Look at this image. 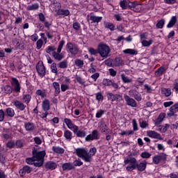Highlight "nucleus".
I'll list each match as a JSON object with an SVG mask.
<instances>
[{"instance_id":"obj_22","label":"nucleus","mask_w":178,"mask_h":178,"mask_svg":"<svg viewBox=\"0 0 178 178\" xmlns=\"http://www.w3.org/2000/svg\"><path fill=\"white\" fill-rule=\"evenodd\" d=\"M165 117H166V113H160L154 122L155 126H159V124H161V123L163 122V120L165 119Z\"/></svg>"},{"instance_id":"obj_28","label":"nucleus","mask_w":178,"mask_h":178,"mask_svg":"<svg viewBox=\"0 0 178 178\" xmlns=\"http://www.w3.org/2000/svg\"><path fill=\"white\" fill-rule=\"evenodd\" d=\"M119 5L123 10H126L129 8V0H121Z\"/></svg>"},{"instance_id":"obj_64","label":"nucleus","mask_w":178,"mask_h":178,"mask_svg":"<svg viewBox=\"0 0 178 178\" xmlns=\"http://www.w3.org/2000/svg\"><path fill=\"white\" fill-rule=\"evenodd\" d=\"M36 95H39L41 98H44V97H46L45 92H42L41 90H36Z\"/></svg>"},{"instance_id":"obj_20","label":"nucleus","mask_w":178,"mask_h":178,"mask_svg":"<svg viewBox=\"0 0 178 178\" xmlns=\"http://www.w3.org/2000/svg\"><path fill=\"white\" fill-rule=\"evenodd\" d=\"M24 127L26 131H33V130H35V124L31 122H25Z\"/></svg>"},{"instance_id":"obj_37","label":"nucleus","mask_w":178,"mask_h":178,"mask_svg":"<svg viewBox=\"0 0 178 178\" xmlns=\"http://www.w3.org/2000/svg\"><path fill=\"white\" fill-rule=\"evenodd\" d=\"M68 65L69 62H67V60H63L58 63V67H60V69H67Z\"/></svg>"},{"instance_id":"obj_62","label":"nucleus","mask_w":178,"mask_h":178,"mask_svg":"<svg viewBox=\"0 0 178 178\" xmlns=\"http://www.w3.org/2000/svg\"><path fill=\"white\" fill-rule=\"evenodd\" d=\"M15 145H16V143H15V141L13 140H10L6 143V147L10 149L13 148Z\"/></svg>"},{"instance_id":"obj_31","label":"nucleus","mask_w":178,"mask_h":178,"mask_svg":"<svg viewBox=\"0 0 178 178\" xmlns=\"http://www.w3.org/2000/svg\"><path fill=\"white\" fill-rule=\"evenodd\" d=\"M177 22V18L176 16L172 17L171 19L170 20L169 23L167 25L168 29H171V27H173L175 24Z\"/></svg>"},{"instance_id":"obj_32","label":"nucleus","mask_w":178,"mask_h":178,"mask_svg":"<svg viewBox=\"0 0 178 178\" xmlns=\"http://www.w3.org/2000/svg\"><path fill=\"white\" fill-rule=\"evenodd\" d=\"M161 94L165 97H170L172 95V90L170 88H161Z\"/></svg>"},{"instance_id":"obj_38","label":"nucleus","mask_w":178,"mask_h":178,"mask_svg":"<svg viewBox=\"0 0 178 178\" xmlns=\"http://www.w3.org/2000/svg\"><path fill=\"white\" fill-rule=\"evenodd\" d=\"M166 69L164 68V67H159L156 72H155V76H157V77H161L163 74V72H165Z\"/></svg>"},{"instance_id":"obj_16","label":"nucleus","mask_w":178,"mask_h":178,"mask_svg":"<svg viewBox=\"0 0 178 178\" xmlns=\"http://www.w3.org/2000/svg\"><path fill=\"white\" fill-rule=\"evenodd\" d=\"M64 122L67 126V127H68V129H70V130H77V125H75L74 124H73V122L72 121V120L69 119V118H65L64 119Z\"/></svg>"},{"instance_id":"obj_15","label":"nucleus","mask_w":178,"mask_h":178,"mask_svg":"<svg viewBox=\"0 0 178 178\" xmlns=\"http://www.w3.org/2000/svg\"><path fill=\"white\" fill-rule=\"evenodd\" d=\"M147 134L148 137H150L151 138H156L160 140H163V138H162L161 134L155 131H147Z\"/></svg>"},{"instance_id":"obj_40","label":"nucleus","mask_w":178,"mask_h":178,"mask_svg":"<svg viewBox=\"0 0 178 178\" xmlns=\"http://www.w3.org/2000/svg\"><path fill=\"white\" fill-rule=\"evenodd\" d=\"M57 15L69 16V15H70V11H69V10L60 9V10L57 13Z\"/></svg>"},{"instance_id":"obj_35","label":"nucleus","mask_w":178,"mask_h":178,"mask_svg":"<svg viewBox=\"0 0 178 178\" xmlns=\"http://www.w3.org/2000/svg\"><path fill=\"white\" fill-rule=\"evenodd\" d=\"M105 29H108L111 31H115V25L111 22H104Z\"/></svg>"},{"instance_id":"obj_11","label":"nucleus","mask_w":178,"mask_h":178,"mask_svg":"<svg viewBox=\"0 0 178 178\" xmlns=\"http://www.w3.org/2000/svg\"><path fill=\"white\" fill-rule=\"evenodd\" d=\"M124 98L128 106H131V108H137V102H136L134 99L130 97V96L127 95H125Z\"/></svg>"},{"instance_id":"obj_25","label":"nucleus","mask_w":178,"mask_h":178,"mask_svg":"<svg viewBox=\"0 0 178 178\" xmlns=\"http://www.w3.org/2000/svg\"><path fill=\"white\" fill-rule=\"evenodd\" d=\"M52 151L53 152H54V154H65V149L59 146H53Z\"/></svg>"},{"instance_id":"obj_43","label":"nucleus","mask_w":178,"mask_h":178,"mask_svg":"<svg viewBox=\"0 0 178 178\" xmlns=\"http://www.w3.org/2000/svg\"><path fill=\"white\" fill-rule=\"evenodd\" d=\"M3 90L6 94H12V92H13V89L9 85L5 86Z\"/></svg>"},{"instance_id":"obj_10","label":"nucleus","mask_w":178,"mask_h":178,"mask_svg":"<svg viewBox=\"0 0 178 178\" xmlns=\"http://www.w3.org/2000/svg\"><path fill=\"white\" fill-rule=\"evenodd\" d=\"M86 19L88 22L91 20V23H99V22L102 21V17L95 15L92 13H90V15H88Z\"/></svg>"},{"instance_id":"obj_29","label":"nucleus","mask_w":178,"mask_h":178,"mask_svg":"<svg viewBox=\"0 0 178 178\" xmlns=\"http://www.w3.org/2000/svg\"><path fill=\"white\" fill-rule=\"evenodd\" d=\"M64 137L68 141H71L72 138H73V133H72V131H70V130H65L64 131Z\"/></svg>"},{"instance_id":"obj_2","label":"nucleus","mask_w":178,"mask_h":178,"mask_svg":"<svg viewBox=\"0 0 178 178\" xmlns=\"http://www.w3.org/2000/svg\"><path fill=\"white\" fill-rule=\"evenodd\" d=\"M75 152L77 156L81 158L84 162L91 163L92 162V156L97 154V148H90L89 152L84 148H77L75 149Z\"/></svg>"},{"instance_id":"obj_59","label":"nucleus","mask_w":178,"mask_h":178,"mask_svg":"<svg viewBox=\"0 0 178 178\" xmlns=\"http://www.w3.org/2000/svg\"><path fill=\"white\" fill-rule=\"evenodd\" d=\"M170 111H172V112L177 113V112H178V103H176L175 104L172 105L170 108Z\"/></svg>"},{"instance_id":"obj_54","label":"nucleus","mask_w":178,"mask_h":178,"mask_svg":"<svg viewBox=\"0 0 178 178\" xmlns=\"http://www.w3.org/2000/svg\"><path fill=\"white\" fill-rule=\"evenodd\" d=\"M132 125L134 129L132 131H134V133L135 131H137V130H138V125L137 124V120L136 119L132 120Z\"/></svg>"},{"instance_id":"obj_47","label":"nucleus","mask_w":178,"mask_h":178,"mask_svg":"<svg viewBox=\"0 0 178 178\" xmlns=\"http://www.w3.org/2000/svg\"><path fill=\"white\" fill-rule=\"evenodd\" d=\"M74 63L78 67H83L84 66V61L80 59L75 60Z\"/></svg>"},{"instance_id":"obj_52","label":"nucleus","mask_w":178,"mask_h":178,"mask_svg":"<svg viewBox=\"0 0 178 178\" xmlns=\"http://www.w3.org/2000/svg\"><path fill=\"white\" fill-rule=\"evenodd\" d=\"M72 165H73L74 168V166H81V165H83V161H81V159H76L75 161H74Z\"/></svg>"},{"instance_id":"obj_56","label":"nucleus","mask_w":178,"mask_h":178,"mask_svg":"<svg viewBox=\"0 0 178 178\" xmlns=\"http://www.w3.org/2000/svg\"><path fill=\"white\" fill-rule=\"evenodd\" d=\"M51 70L52 73H55L56 74L58 73V68L56 67V63H53L51 65Z\"/></svg>"},{"instance_id":"obj_8","label":"nucleus","mask_w":178,"mask_h":178,"mask_svg":"<svg viewBox=\"0 0 178 178\" xmlns=\"http://www.w3.org/2000/svg\"><path fill=\"white\" fill-rule=\"evenodd\" d=\"M10 83L13 91H15V92H20V90H22V86H20V83H19V80H17V79L16 78H12Z\"/></svg>"},{"instance_id":"obj_4","label":"nucleus","mask_w":178,"mask_h":178,"mask_svg":"<svg viewBox=\"0 0 178 178\" xmlns=\"http://www.w3.org/2000/svg\"><path fill=\"white\" fill-rule=\"evenodd\" d=\"M32 155L33 156V159H35V167L36 168H41L42 165H44V161L45 159V155H47V152L45 150L43 151H38L33 147L32 151Z\"/></svg>"},{"instance_id":"obj_19","label":"nucleus","mask_w":178,"mask_h":178,"mask_svg":"<svg viewBox=\"0 0 178 178\" xmlns=\"http://www.w3.org/2000/svg\"><path fill=\"white\" fill-rule=\"evenodd\" d=\"M73 132L77 137L81 138H84L87 136V132L86 131L79 130V127H76V129L73 130Z\"/></svg>"},{"instance_id":"obj_39","label":"nucleus","mask_w":178,"mask_h":178,"mask_svg":"<svg viewBox=\"0 0 178 178\" xmlns=\"http://www.w3.org/2000/svg\"><path fill=\"white\" fill-rule=\"evenodd\" d=\"M36 162L37 161H35V159H34V156L26 159V163H28V165H34V166H35Z\"/></svg>"},{"instance_id":"obj_36","label":"nucleus","mask_w":178,"mask_h":178,"mask_svg":"<svg viewBox=\"0 0 178 178\" xmlns=\"http://www.w3.org/2000/svg\"><path fill=\"white\" fill-rule=\"evenodd\" d=\"M121 80H122L123 83H133V79L129 78L124 74H121Z\"/></svg>"},{"instance_id":"obj_18","label":"nucleus","mask_w":178,"mask_h":178,"mask_svg":"<svg viewBox=\"0 0 178 178\" xmlns=\"http://www.w3.org/2000/svg\"><path fill=\"white\" fill-rule=\"evenodd\" d=\"M98 129L99 131H101V133H106V134H108L106 131H108L109 129L108 128V126H106V124H105V122H99L98 123Z\"/></svg>"},{"instance_id":"obj_45","label":"nucleus","mask_w":178,"mask_h":178,"mask_svg":"<svg viewBox=\"0 0 178 178\" xmlns=\"http://www.w3.org/2000/svg\"><path fill=\"white\" fill-rule=\"evenodd\" d=\"M122 63H123V61L120 58H116L113 61L114 66H121Z\"/></svg>"},{"instance_id":"obj_51","label":"nucleus","mask_w":178,"mask_h":178,"mask_svg":"<svg viewBox=\"0 0 178 178\" xmlns=\"http://www.w3.org/2000/svg\"><path fill=\"white\" fill-rule=\"evenodd\" d=\"M107 98L108 101H111L112 102H114V101H115L116 95H114L113 93H108Z\"/></svg>"},{"instance_id":"obj_6","label":"nucleus","mask_w":178,"mask_h":178,"mask_svg":"<svg viewBox=\"0 0 178 178\" xmlns=\"http://www.w3.org/2000/svg\"><path fill=\"white\" fill-rule=\"evenodd\" d=\"M65 48L68 54H71V55H77V54H79V45H77L76 43L67 42Z\"/></svg>"},{"instance_id":"obj_7","label":"nucleus","mask_w":178,"mask_h":178,"mask_svg":"<svg viewBox=\"0 0 178 178\" xmlns=\"http://www.w3.org/2000/svg\"><path fill=\"white\" fill-rule=\"evenodd\" d=\"M36 70L38 72V76L40 77L45 76L47 74V70L45 69V66L44 65V63L39 61L36 65Z\"/></svg>"},{"instance_id":"obj_27","label":"nucleus","mask_w":178,"mask_h":178,"mask_svg":"<svg viewBox=\"0 0 178 178\" xmlns=\"http://www.w3.org/2000/svg\"><path fill=\"white\" fill-rule=\"evenodd\" d=\"M62 8V5L59 1H53V10L54 12H59L60 9Z\"/></svg>"},{"instance_id":"obj_61","label":"nucleus","mask_w":178,"mask_h":178,"mask_svg":"<svg viewBox=\"0 0 178 178\" xmlns=\"http://www.w3.org/2000/svg\"><path fill=\"white\" fill-rule=\"evenodd\" d=\"M157 127V131H160L161 133H166V129H165V127L163 125L159 124Z\"/></svg>"},{"instance_id":"obj_21","label":"nucleus","mask_w":178,"mask_h":178,"mask_svg":"<svg viewBox=\"0 0 178 178\" xmlns=\"http://www.w3.org/2000/svg\"><path fill=\"white\" fill-rule=\"evenodd\" d=\"M42 108L44 111V112H48L49 109H51V104L49 103V100L47 99H45L42 104Z\"/></svg>"},{"instance_id":"obj_63","label":"nucleus","mask_w":178,"mask_h":178,"mask_svg":"<svg viewBox=\"0 0 178 178\" xmlns=\"http://www.w3.org/2000/svg\"><path fill=\"white\" fill-rule=\"evenodd\" d=\"M138 91H137V90L131 89L129 91V97H134L135 95H136V93H138Z\"/></svg>"},{"instance_id":"obj_42","label":"nucleus","mask_w":178,"mask_h":178,"mask_svg":"<svg viewBox=\"0 0 178 178\" xmlns=\"http://www.w3.org/2000/svg\"><path fill=\"white\" fill-rule=\"evenodd\" d=\"M76 80L77 83H79L81 86H83V87H87V84H86V81L81 78V76H76Z\"/></svg>"},{"instance_id":"obj_53","label":"nucleus","mask_w":178,"mask_h":178,"mask_svg":"<svg viewBox=\"0 0 178 178\" xmlns=\"http://www.w3.org/2000/svg\"><path fill=\"white\" fill-rule=\"evenodd\" d=\"M102 83L103 86H105L106 87H109L112 86V80L111 79H104Z\"/></svg>"},{"instance_id":"obj_58","label":"nucleus","mask_w":178,"mask_h":178,"mask_svg":"<svg viewBox=\"0 0 178 178\" xmlns=\"http://www.w3.org/2000/svg\"><path fill=\"white\" fill-rule=\"evenodd\" d=\"M61 91L63 92H65V91H67V90H69L70 87L68 84L66 83H62L60 85Z\"/></svg>"},{"instance_id":"obj_14","label":"nucleus","mask_w":178,"mask_h":178,"mask_svg":"<svg viewBox=\"0 0 178 178\" xmlns=\"http://www.w3.org/2000/svg\"><path fill=\"white\" fill-rule=\"evenodd\" d=\"M33 172V168L29 165H24L22 169L19 170V174L21 177H24L26 175H29Z\"/></svg>"},{"instance_id":"obj_44","label":"nucleus","mask_w":178,"mask_h":178,"mask_svg":"<svg viewBox=\"0 0 178 178\" xmlns=\"http://www.w3.org/2000/svg\"><path fill=\"white\" fill-rule=\"evenodd\" d=\"M141 42L143 47H149V45H152L154 40H149V41H147V40H142Z\"/></svg>"},{"instance_id":"obj_26","label":"nucleus","mask_w":178,"mask_h":178,"mask_svg":"<svg viewBox=\"0 0 178 178\" xmlns=\"http://www.w3.org/2000/svg\"><path fill=\"white\" fill-rule=\"evenodd\" d=\"M63 170H72L74 169V165L72 163H65L62 165Z\"/></svg>"},{"instance_id":"obj_3","label":"nucleus","mask_w":178,"mask_h":178,"mask_svg":"<svg viewBox=\"0 0 178 178\" xmlns=\"http://www.w3.org/2000/svg\"><path fill=\"white\" fill-rule=\"evenodd\" d=\"M65 46V40H61L58 43V47L56 51V47L55 46H48L46 48L47 54H49L51 56L56 59V60H58L60 62L65 56H63L60 52H62V49Z\"/></svg>"},{"instance_id":"obj_34","label":"nucleus","mask_w":178,"mask_h":178,"mask_svg":"<svg viewBox=\"0 0 178 178\" xmlns=\"http://www.w3.org/2000/svg\"><path fill=\"white\" fill-rule=\"evenodd\" d=\"M6 116L13 118V116H15V110L10 107L7 108L6 110Z\"/></svg>"},{"instance_id":"obj_55","label":"nucleus","mask_w":178,"mask_h":178,"mask_svg":"<svg viewBox=\"0 0 178 178\" xmlns=\"http://www.w3.org/2000/svg\"><path fill=\"white\" fill-rule=\"evenodd\" d=\"M163 26H165V20L164 19H161L159 21L156 25L157 29H163Z\"/></svg>"},{"instance_id":"obj_17","label":"nucleus","mask_w":178,"mask_h":178,"mask_svg":"<svg viewBox=\"0 0 178 178\" xmlns=\"http://www.w3.org/2000/svg\"><path fill=\"white\" fill-rule=\"evenodd\" d=\"M57 167L58 165L54 161H47L44 165V168L47 170H55V168Z\"/></svg>"},{"instance_id":"obj_24","label":"nucleus","mask_w":178,"mask_h":178,"mask_svg":"<svg viewBox=\"0 0 178 178\" xmlns=\"http://www.w3.org/2000/svg\"><path fill=\"white\" fill-rule=\"evenodd\" d=\"M53 87L55 90L54 95L56 97H58V95H59V94H60V85H59V83H58V82H54Z\"/></svg>"},{"instance_id":"obj_1","label":"nucleus","mask_w":178,"mask_h":178,"mask_svg":"<svg viewBox=\"0 0 178 178\" xmlns=\"http://www.w3.org/2000/svg\"><path fill=\"white\" fill-rule=\"evenodd\" d=\"M124 166H126L127 172H133L136 169L139 172H144L147 169V162L143 161L138 164L136 158L129 157L124 160Z\"/></svg>"},{"instance_id":"obj_5","label":"nucleus","mask_w":178,"mask_h":178,"mask_svg":"<svg viewBox=\"0 0 178 178\" xmlns=\"http://www.w3.org/2000/svg\"><path fill=\"white\" fill-rule=\"evenodd\" d=\"M98 54L103 59H106L111 56V47L106 43L101 42L97 46Z\"/></svg>"},{"instance_id":"obj_46","label":"nucleus","mask_w":178,"mask_h":178,"mask_svg":"<svg viewBox=\"0 0 178 178\" xmlns=\"http://www.w3.org/2000/svg\"><path fill=\"white\" fill-rule=\"evenodd\" d=\"M133 134H134V131L133 130H130V131H122L120 135V136H132Z\"/></svg>"},{"instance_id":"obj_48","label":"nucleus","mask_w":178,"mask_h":178,"mask_svg":"<svg viewBox=\"0 0 178 178\" xmlns=\"http://www.w3.org/2000/svg\"><path fill=\"white\" fill-rule=\"evenodd\" d=\"M44 45V41L42 39H39L36 42V49H41Z\"/></svg>"},{"instance_id":"obj_60","label":"nucleus","mask_w":178,"mask_h":178,"mask_svg":"<svg viewBox=\"0 0 178 178\" xmlns=\"http://www.w3.org/2000/svg\"><path fill=\"white\" fill-rule=\"evenodd\" d=\"M88 52L90 54V55H97V54H98V47L97 49L90 47L88 49Z\"/></svg>"},{"instance_id":"obj_50","label":"nucleus","mask_w":178,"mask_h":178,"mask_svg":"<svg viewBox=\"0 0 178 178\" xmlns=\"http://www.w3.org/2000/svg\"><path fill=\"white\" fill-rule=\"evenodd\" d=\"M105 112H106L105 110H99L96 113L95 118H97V119L102 118V115L105 113Z\"/></svg>"},{"instance_id":"obj_30","label":"nucleus","mask_w":178,"mask_h":178,"mask_svg":"<svg viewBox=\"0 0 178 178\" xmlns=\"http://www.w3.org/2000/svg\"><path fill=\"white\" fill-rule=\"evenodd\" d=\"M123 53L128 55H137L138 51L134 49H127L123 50Z\"/></svg>"},{"instance_id":"obj_9","label":"nucleus","mask_w":178,"mask_h":178,"mask_svg":"<svg viewBox=\"0 0 178 178\" xmlns=\"http://www.w3.org/2000/svg\"><path fill=\"white\" fill-rule=\"evenodd\" d=\"M85 140L87 142L93 141V140H99V132L97 130H93L92 134L88 135Z\"/></svg>"},{"instance_id":"obj_57","label":"nucleus","mask_w":178,"mask_h":178,"mask_svg":"<svg viewBox=\"0 0 178 178\" xmlns=\"http://www.w3.org/2000/svg\"><path fill=\"white\" fill-rule=\"evenodd\" d=\"M95 95H96V99L99 101V102L101 101H104V95H102V93L97 92L95 94Z\"/></svg>"},{"instance_id":"obj_33","label":"nucleus","mask_w":178,"mask_h":178,"mask_svg":"<svg viewBox=\"0 0 178 178\" xmlns=\"http://www.w3.org/2000/svg\"><path fill=\"white\" fill-rule=\"evenodd\" d=\"M22 101L24 102V104H26V105H29L30 104V101H31V96L30 94H25L22 96Z\"/></svg>"},{"instance_id":"obj_49","label":"nucleus","mask_w":178,"mask_h":178,"mask_svg":"<svg viewBox=\"0 0 178 178\" xmlns=\"http://www.w3.org/2000/svg\"><path fill=\"white\" fill-rule=\"evenodd\" d=\"M151 155H152L151 153H149L148 152H143L140 154L141 158H143L144 159H148L151 158Z\"/></svg>"},{"instance_id":"obj_23","label":"nucleus","mask_w":178,"mask_h":178,"mask_svg":"<svg viewBox=\"0 0 178 178\" xmlns=\"http://www.w3.org/2000/svg\"><path fill=\"white\" fill-rule=\"evenodd\" d=\"M14 105L15 108H17V109H19V111H24V109H26V106H24V104L21 102L20 101H15Z\"/></svg>"},{"instance_id":"obj_12","label":"nucleus","mask_w":178,"mask_h":178,"mask_svg":"<svg viewBox=\"0 0 178 178\" xmlns=\"http://www.w3.org/2000/svg\"><path fill=\"white\" fill-rule=\"evenodd\" d=\"M128 8L129 9H136L135 12H140L141 10V4H139L137 1H130V0H128Z\"/></svg>"},{"instance_id":"obj_41","label":"nucleus","mask_w":178,"mask_h":178,"mask_svg":"<svg viewBox=\"0 0 178 178\" xmlns=\"http://www.w3.org/2000/svg\"><path fill=\"white\" fill-rule=\"evenodd\" d=\"M40 5L38 3H33L31 6H28L27 10H37L39 9Z\"/></svg>"},{"instance_id":"obj_13","label":"nucleus","mask_w":178,"mask_h":178,"mask_svg":"<svg viewBox=\"0 0 178 178\" xmlns=\"http://www.w3.org/2000/svg\"><path fill=\"white\" fill-rule=\"evenodd\" d=\"M168 155L165 153H161L160 155H156L153 157V162L155 165H158L161 161H166Z\"/></svg>"}]
</instances>
